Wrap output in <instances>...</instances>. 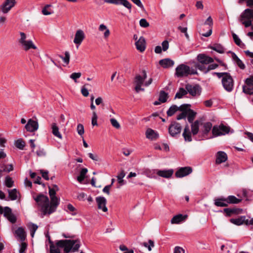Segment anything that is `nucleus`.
<instances>
[{
	"mask_svg": "<svg viewBox=\"0 0 253 253\" xmlns=\"http://www.w3.org/2000/svg\"><path fill=\"white\" fill-rule=\"evenodd\" d=\"M50 243V253H60V251L59 248L60 247H58L55 244V245H54L53 243L50 241H49Z\"/></svg>",
	"mask_w": 253,
	"mask_h": 253,
	"instance_id": "obj_40",
	"label": "nucleus"
},
{
	"mask_svg": "<svg viewBox=\"0 0 253 253\" xmlns=\"http://www.w3.org/2000/svg\"><path fill=\"white\" fill-rule=\"evenodd\" d=\"M246 219L245 216H241L237 218H231L230 222L237 225H241L244 224H246Z\"/></svg>",
	"mask_w": 253,
	"mask_h": 253,
	"instance_id": "obj_26",
	"label": "nucleus"
},
{
	"mask_svg": "<svg viewBox=\"0 0 253 253\" xmlns=\"http://www.w3.org/2000/svg\"><path fill=\"white\" fill-rule=\"evenodd\" d=\"M227 160V155L223 151H218L216 154L215 163L220 164L225 162Z\"/></svg>",
	"mask_w": 253,
	"mask_h": 253,
	"instance_id": "obj_17",
	"label": "nucleus"
},
{
	"mask_svg": "<svg viewBox=\"0 0 253 253\" xmlns=\"http://www.w3.org/2000/svg\"><path fill=\"white\" fill-rule=\"evenodd\" d=\"M228 204H236L240 203L242 201L241 199H238L235 196L230 195L227 197Z\"/></svg>",
	"mask_w": 253,
	"mask_h": 253,
	"instance_id": "obj_35",
	"label": "nucleus"
},
{
	"mask_svg": "<svg viewBox=\"0 0 253 253\" xmlns=\"http://www.w3.org/2000/svg\"><path fill=\"white\" fill-rule=\"evenodd\" d=\"M178 111V106L176 105H173L169 107L167 112L168 116L171 117L173 116L175 113Z\"/></svg>",
	"mask_w": 253,
	"mask_h": 253,
	"instance_id": "obj_41",
	"label": "nucleus"
},
{
	"mask_svg": "<svg viewBox=\"0 0 253 253\" xmlns=\"http://www.w3.org/2000/svg\"><path fill=\"white\" fill-rule=\"evenodd\" d=\"M5 185L8 188H11L13 186L14 181L9 176H6L4 181Z\"/></svg>",
	"mask_w": 253,
	"mask_h": 253,
	"instance_id": "obj_43",
	"label": "nucleus"
},
{
	"mask_svg": "<svg viewBox=\"0 0 253 253\" xmlns=\"http://www.w3.org/2000/svg\"><path fill=\"white\" fill-rule=\"evenodd\" d=\"M3 215L6 217L11 223H15L16 219L15 216L12 213L11 210L8 207L3 209Z\"/></svg>",
	"mask_w": 253,
	"mask_h": 253,
	"instance_id": "obj_15",
	"label": "nucleus"
},
{
	"mask_svg": "<svg viewBox=\"0 0 253 253\" xmlns=\"http://www.w3.org/2000/svg\"><path fill=\"white\" fill-rule=\"evenodd\" d=\"M205 25H209V31L206 33L201 34L202 35L205 37H208L210 36L212 33V26L213 25V21L211 16H209L204 23Z\"/></svg>",
	"mask_w": 253,
	"mask_h": 253,
	"instance_id": "obj_20",
	"label": "nucleus"
},
{
	"mask_svg": "<svg viewBox=\"0 0 253 253\" xmlns=\"http://www.w3.org/2000/svg\"><path fill=\"white\" fill-rule=\"evenodd\" d=\"M197 60L202 64H209L213 62V59L205 54H199L197 57Z\"/></svg>",
	"mask_w": 253,
	"mask_h": 253,
	"instance_id": "obj_14",
	"label": "nucleus"
},
{
	"mask_svg": "<svg viewBox=\"0 0 253 253\" xmlns=\"http://www.w3.org/2000/svg\"><path fill=\"white\" fill-rule=\"evenodd\" d=\"M140 26L142 27L146 28L149 26V23L145 19H141L139 21Z\"/></svg>",
	"mask_w": 253,
	"mask_h": 253,
	"instance_id": "obj_64",
	"label": "nucleus"
},
{
	"mask_svg": "<svg viewBox=\"0 0 253 253\" xmlns=\"http://www.w3.org/2000/svg\"><path fill=\"white\" fill-rule=\"evenodd\" d=\"M146 137L151 140H155L159 138V135L157 131L151 128H148L146 131Z\"/></svg>",
	"mask_w": 253,
	"mask_h": 253,
	"instance_id": "obj_18",
	"label": "nucleus"
},
{
	"mask_svg": "<svg viewBox=\"0 0 253 253\" xmlns=\"http://www.w3.org/2000/svg\"><path fill=\"white\" fill-rule=\"evenodd\" d=\"M196 113L193 110L189 109L187 112V119L190 123H192L194 121Z\"/></svg>",
	"mask_w": 253,
	"mask_h": 253,
	"instance_id": "obj_34",
	"label": "nucleus"
},
{
	"mask_svg": "<svg viewBox=\"0 0 253 253\" xmlns=\"http://www.w3.org/2000/svg\"><path fill=\"white\" fill-rule=\"evenodd\" d=\"M120 4L124 5L125 7L128 9L130 11L131 9V4L127 0H120Z\"/></svg>",
	"mask_w": 253,
	"mask_h": 253,
	"instance_id": "obj_51",
	"label": "nucleus"
},
{
	"mask_svg": "<svg viewBox=\"0 0 253 253\" xmlns=\"http://www.w3.org/2000/svg\"><path fill=\"white\" fill-rule=\"evenodd\" d=\"M182 136L185 141L191 142L192 141L191 132L189 130L188 125L184 127Z\"/></svg>",
	"mask_w": 253,
	"mask_h": 253,
	"instance_id": "obj_27",
	"label": "nucleus"
},
{
	"mask_svg": "<svg viewBox=\"0 0 253 253\" xmlns=\"http://www.w3.org/2000/svg\"><path fill=\"white\" fill-rule=\"evenodd\" d=\"M143 76H141L139 75H137L134 78V83L136 85L135 87V90L136 92L138 93L141 90H144V88H141V86L143 85L144 80L147 78L146 72L145 70L142 71Z\"/></svg>",
	"mask_w": 253,
	"mask_h": 253,
	"instance_id": "obj_6",
	"label": "nucleus"
},
{
	"mask_svg": "<svg viewBox=\"0 0 253 253\" xmlns=\"http://www.w3.org/2000/svg\"><path fill=\"white\" fill-rule=\"evenodd\" d=\"M60 57L63 60L64 63L66 65H68L70 61V55L68 51H65V56L60 55Z\"/></svg>",
	"mask_w": 253,
	"mask_h": 253,
	"instance_id": "obj_45",
	"label": "nucleus"
},
{
	"mask_svg": "<svg viewBox=\"0 0 253 253\" xmlns=\"http://www.w3.org/2000/svg\"><path fill=\"white\" fill-rule=\"evenodd\" d=\"M232 37L235 43L238 46H240L242 43L241 40L235 33L232 34Z\"/></svg>",
	"mask_w": 253,
	"mask_h": 253,
	"instance_id": "obj_61",
	"label": "nucleus"
},
{
	"mask_svg": "<svg viewBox=\"0 0 253 253\" xmlns=\"http://www.w3.org/2000/svg\"><path fill=\"white\" fill-rule=\"evenodd\" d=\"M25 143L22 139H19L15 141V146L20 149H23L25 146Z\"/></svg>",
	"mask_w": 253,
	"mask_h": 253,
	"instance_id": "obj_46",
	"label": "nucleus"
},
{
	"mask_svg": "<svg viewBox=\"0 0 253 253\" xmlns=\"http://www.w3.org/2000/svg\"><path fill=\"white\" fill-rule=\"evenodd\" d=\"M87 169L86 168H83L81 169L80 175L77 177V180L82 183L85 177V175L87 172Z\"/></svg>",
	"mask_w": 253,
	"mask_h": 253,
	"instance_id": "obj_36",
	"label": "nucleus"
},
{
	"mask_svg": "<svg viewBox=\"0 0 253 253\" xmlns=\"http://www.w3.org/2000/svg\"><path fill=\"white\" fill-rule=\"evenodd\" d=\"M205 64H202L200 63H195L194 64V67L196 70L198 69L200 71L203 72L204 73L206 74L208 72V67H207Z\"/></svg>",
	"mask_w": 253,
	"mask_h": 253,
	"instance_id": "obj_38",
	"label": "nucleus"
},
{
	"mask_svg": "<svg viewBox=\"0 0 253 253\" xmlns=\"http://www.w3.org/2000/svg\"><path fill=\"white\" fill-rule=\"evenodd\" d=\"M120 249L124 252V253H134L132 250H129L126 246L123 245L120 246Z\"/></svg>",
	"mask_w": 253,
	"mask_h": 253,
	"instance_id": "obj_57",
	"label": "nucleus"
},
{
	"mask_svg": "<svg viewBox=\"0 0 253 253\" xmlns=\"http://www.w3.org/2000/svg\"><path fill=\"white\" fill-rule=\"evenodd\" d=\"M136 49L141 52H143L146 48V42L144 37H140L135 42Z\"/></svg>",
	"mask_w": 253,
	"mask_h": 253,
	"instance_id": "obj_16",
	"label": "nucleus"
},
{
	"mask_svg": "<svg viewBox=\"0 0 253 253\" xmlns=\"http://www.w3.org/2000/svg\"><path fill=\"white\" fill-rule=\"evenodd\" d=\"M243 91L247 94L252 95L253 94V87L251 88L249 86L243 85Z\"/></svg>",
	"mask_w": 253,
	"mask_h": 253,
	"instance_id": "obj_50",
	"label": "nucleus"
},
{
	"mask_svg": "<svg viewBox=\"0 0 253 253\" xmlns=\"http://www.w3.org/2000/svg\"><path fill=\"white\" fill-rule=\"evenodd\" d=\"M56 244L58 247L63 249L65 253L77 252L81 247V240H61L57 241Z\"/></svg>",
	"mask_w": 253,
	"mask_h": 253,
	"instance_id": "obj_2",
	"label": "nucleus"
},
{
	"mask_svg": "<svg viewBox=\"0 0 253 253\" xmlns=\"http://www.w3.org/2000/svg\"><path fill=\"white\" fill-rule=\"evenodd\" d=\"M228 53L231 54L232 58L233 61L238 65V66L241 69L245 68V65L243 62L238 57L237 55L231 51H229Z\"/></svg>",
	"mask_w": 253,
	"mask_h": 253,
	"instance_id": "obj_23",
	"label": "nucleus"
},
{
	"mask_svg": "<svg viewBox=\"0 0 253 253\" xmlns=\"http://www.w3.org/2000/svg\"><path fill=\"white\" fill-rule=\"evenodd\" d=\"M174 62L169 58H165L159 61V64L164 68L172 67Z\"/></svg>",
	"mask_w": 253,
	"mask_h": 253,
	"instance_id": "obj_22",
	"label": "nucleus"
},
{
	"mask_svg": "<svg viewBox=\"0 0 253 253\" xmlns=\"http://www.w3.org/2000/svg\"><path fill=\"white\" fill-rule=\"evenodd\" d=\"M230 127L221 124L219 126H213L212 133L214 136L225 135L230 131Z\"/></svg>",
	"mask_w": 253,
	"mask_h": 253,
	"instance_id": "obj_5",
	"label": "nucleus"
},
{
	"mask_svg": "<svg viewBox=\"0 0 253 253\" xmlns=\"http://www.w3.org/2000/svg\"><path fill=\"white\" fill-rule=\"evenodd\" d=\"M49 194L51 199L50 203L48 197L43 195H40L35 199L43 215H49L54 212L59 204V200L55 195V189L49 188Z\"/></svg>",
	"mask_w": 253,
	"mask_h": 253,
	"instance_id": "obj_1",
	"label": "nucleus"
},
{
	"mask_svg": "<svg viewBox=\"0 0 253 253\" xmlns=\"http://www.w3.org/2000/svg\"><path fill=\"white\" fill-rule=\"evenodd\" d=\"M192 171V169L191 167H186L180 168L176 172L175 176L176 177H182L185 176Z\"/></svg>",
	"mask_w": 253,
	"mask_h": 253,
	"instance_id": "obj_12",
	"label": "nucleus"
},
{
	"mask_svg": "<svg viewBox=\"0 0 253 253\" xmlns=\"http://www.w3.org/2000/svg\"><path fill=\"white\" fill-rule=\"evenodd\" d=\"M51 128L52 130V133L55 136L60 139L62 138V135L60 133L59 131V128L56 123H53L51 124Z\"/></svg>",
	"mask_w": 253,
	"mask_h": 253,
	"instance_id": "obj_29",
	"label": "nucleus"
},
{
	"mask_svg": "<svg viewBox=\"0 0 253 253\" xmlns=\"http://www.w3.org/2000/svg\"><path fill=\"white\" fill-rule=\"evenodd\" d=\"M199 124L200 122L198 120H196L194 123H192L191 131L193 135H195L198 134L199 131Z\"/></svg>",
	"mask_w": 253,
	"mask_h": 253,
	"instance_id": "obj_33",
	"label": "nucleus"
},
{
	"mask_svg": "<svg viewBox=\"0 0 253 253\" xmlns=\"http://www.w3.org/2000/svg\"><path fill=\"white\" fill-rule=\"evenodd\" d=\"M51 5L47 4L42 9V13L44 15H48L53 13V10L51 8Z\"/></svg>",
	"mask_w": 253,
	"mask_h": 253,
	"instance_id": "obj_37",
	"label": "nucleus"
},
{
	"mask_svg": "<svg viewBox=\"0 0 253 253\" xmlns=\"http://www.w3.org/2000/svg\"><path fill=\"white\" fill-rule=\"evenodd\" d=\"M187 93V90H185L183 88H180L179 90L175 94V98H181L184 95H186Z\"/></svg>",
	"mask_w": 253,
	"mask_h": 253,
	"instance_id": "obj_44",
	"label": "nucleus"
},
{
	"mask_svg": "<svg viewBox=\"0 0 253 253\" xmlns=\"http://www.w3.org/2000/svg\"><path fill=\"white\" fill-rule=\"evenodd\" d=\"M212 124L211 122H207L203 125L200 132V136L202 139H207V135L212 127Z\"/></svg>",
	"mask_w": 253,
	"mask_h": 253,
	"instance_id": "obj_9",
	"label": "nucleus"
},
{
	"mask_svg": "<svg viewBox=\"0 0 253 253\" xmlns=\"http://www.w3.org/2000/svg\"><path fill=\"white\" fill-rule=\"evenodd\" d=\"M81 73H73L70 75V78L75 81V82L77 83L76 80L80 78L81 77Z\"/></svg>",
	"mask_w": 253,
	"mask_h": 253,
	"instance_id": "obj_62",
	"label": "nucleus"
},
{
	"mask_svg": "<svg viewBox=\"0 0 253 253\" xmlns=\"http://www.w3.org/2000/svg\"><path fill=\"white\" fill-rule=\"evenodd\" d=\"M20 38L18 40V42L19 43V44L23 43L27 41L26 40V34L23 32H20Z\"/></svg>",
	"mask_w": 253,
	"mask_h": 253,
	"instance_id": "obj_52",
	"label": "nucleus"
},
{
	"mask_svg": "<svg viewBox=\"0 0 253 253\" xmlns=\"http://www.w3.org/2000/svg\"><path fill=\"white\" fill-rule=\"evenodd\" d=\"M85 38V34L82 30L79 29L76 31L73 42L74 43L77 45V48L81 45Z\"/></svg>",
	"mask_w": 253,
	"mask_h": 253,
	"instance_id": "obj_8",
	"label": "nucleus"
},
{
	"mask_svg": "<svg viewBox=\"0 0 253 253\" xmlns=\"http://www.w3.org/2000/svg\"><path fill=\"white\" fill-rule=\"evenodd\" d=\"M96 202L97 204V208L101 210L103 212H107L108 209L106 207L107 200L104 197H97L96 198Z\"/></svg>",
	"mask_w": 253,
	"mask_h": 253,
	"instance_id": "obj_11",
	"label": "nucleus"
},
{
	"mask_svg": "<svg viewBox=\"0 0 253 253\" xmlns=\"http://www.w3.org/2000/svg\"><path fill=\"white\" fill-rule=\"evenodd\" d=\"M223 212L226 214V216L229 217L234 214L232 208H225L223 209Z\"/></svg>",
	"mask_w": 253,
	"mask_h": 253,
	"instance_id": "obj_58",
	"label": "nucleus"
},
{
	"mask_svg": "<svg viewBox=\"0 0 253 253\" xmlns=\"http://www.w3.org/2000/svg\"><path fill=\"white\" fill-rule=\"evenodd\" d=\"M98 30L100 32L104 31V37L105 39L108 38L110 35V30L108 29L107 26L103 24H101L99 25Z\"/></svg>",
	"mask_w": 253,
	"mask_h": 253,
	"instance_id": "obj_32",
	"label": "nucleus"
},
{
	"mask_svg": "<svg viewBox=\"0 0 253 253\" xmlns=\"http://www.w3.org/2000/svg\"><path fill=\"white\" fill-rule=\"evenodd\" d=\"M245 82L248 86L253 87V76L246 79Z\"/></svg>",
	"mask_w": 253,
	"mask_h": 253,
	"instance_id": "obj_63",
	"label": "nucleus"
},
{
	"mask_svg": "<svg viewBox=\"0 0 253 253\" xmlns=\"http://www.w3.org/2000/svg\"><path fill=\"white\" fill-rule=\"evenodd\" d=\"M125 172L124 170H122L117 176L118 182L121 185H122L124 184L123 178L125 176Z\"/></svg>",
	"mask_w": 253,
	"mask_h": 253,
	"instance_id": "obj_49",
	"label": "nucleus"
},
{
	"mask_svg": "<svg viewBox=\"0 0 253 253\" xmlns=\"http://www.w3.org/2000/svg\"><path fill=\"white\" fill-rule=\"evenodd\" d=\"M182 130L181 125L176 122H172L169 127V132L173 137H177L179 135Z\"/></svg>",
	"mask_w": 253,
	"mask_h": 253,
	"instance_id": "obj_4",
	"label": "nucleus"
},
{
	"mask_svg": "<svg viewBox=\"0 0 253 253\" xmlns=\"http://www.w3.org/2000/svg\"><path fill=\"white\" fill-rule=\"evenodd\" d=\"M209 48L219 53H223L224 52V48L220 43H213L212 45L210 46Z\"/></svg>",
	"mask_w": 253,
	"mask_h": 253,
	"instance_id": "obj_30",
	"label": "nucleus"
},
{
	"mask_svg": "<svg viewBox=\"0 0 253 253\" xmlns=\"http://www.w3.org/2000/svg\"><path fill=\"white\" fill-rule=\"evenodd\" d=\"M1 168L2 169V172H9L13 169V165L12 164L8 165L7 166H6L4 164L2 165Z\"/></svg>",
	"mask_w": 253,
	"mask_h": 253,
	"instance_id": "obj_48",
	"label": "nucleus"
},
{
	"mask_svg": "<svg viewBox=\"0 0 253 253\" xmlns=\"http://www.w3.org/2000/svg\"><path fill=\"white\" fill-rule=\"evenodd\" d=\"M21 47L25 51H27L32 48V41L27 40L22 44H20Z\"/></svg>",
	"mask_w": 253,
	"mask_h": 253,
	"instance_id": "obj_39",
	"label": "nucleus"
},
{
	"mask_svg": "<svg viewBox=\"0 0 253 253\" xmlns=\"http://www.w3.org/2000/svg\"><path fill=\"white\" fill-rule=\"evenodd\" d=\"M39 128L38 120L36 117H33V132L37 130Z\"/></svg>",
	"mask_w": 253,
	"mask_h": 253,
	"instance_id": "obj_54",
	"label": "nucleus"
},
{
	"mask_svg": "<svg viewBox=\"0 0 253 253\" xmlns=\"http://www.w3.org/2000/svg\"><path fill=\"white\" fill-rule=\"evenodd\" d=\"M253 19V9H246L241 15L240 21L243 19L251 20Z\"/></svg>",
	"mask_w": 253,
	"mask_h": 253,
	"instance_id": "obj_19",
	"label": "nucleus"
},
{
	"mask_svg": "<svg viewBox=\"0 0 253 253\" xmlns=\"http://www.w3.org/2000/svg\"><path fill=\"white\" fill-rule=\"evenodd\" d=\"M221 83L224 88L228 92H231L234 87V81L230 74L222 78Z\"/></svg>",
	"mask_w": 253,
	"mask_h": 253,
	"instance_id": "obj_7",
	"label": "nucleus"
},
{
	"mask_svg": "<svg viewBox=\"0 0 253 253\" xmlns=\"http://www.w3.org/2000/svg\"><path fill=\"white\" fill-rule=\"evenodd\" d=\"M198 72L195 69L191 68L190 67L183 64L178 66L175 69V75L177 77H187L189 75H197Z\"/></svg>",
	"mask_w": 253,
	"mask_h": 253,
	"instance_id": "obj_3",
	"label": "nucleus"
},
{
	"mask_svg": "<svg viewBox=\"0 0 253 253\" xmlns=\"http://www.w3.org/2000/svg\"><path fill=\"white\" fill-rule=\"evenodd\" d=\"M15 235L17 240L23 241L25 239L26 233L23 228L19 227L15 231Z\"/></svg>",
	"mask_w": 253,
	"mask_h": 253,
	"instance_id": "obj_24",
	"label": "nucleus"
},
{
	"mask_svg": "<svg viewBox=\"0 0 253 253\" xmlns=\"http://www.w3.org/2000/svg\"><path fill=\"white\" fill-rule=\"evenodd\" d=\"M36 153L38 156L39 157H43L45 156L46 155V152L43 148H39L36 151Z\"/></svg>",
	"mask_w": 253,
	"mask_h": 253,
	"instance_id": "obj_59",
	"label": "nucleus"
},
{
	"mask_svg": "<svg viewBox=\"0 0 253 253\" xmlns=\"http://www.w3.org/2000/svg\"><path fill=\"white\" fill-rule=\"evenodd\" d=\"M168 97V93L165 91L162 90L160 92L159 101L162 103H165L167 101Z\"/></svg>",
	"mask_w": 253,
	"mask_h": 253,
	"instance_id": "obj_42",
	"label": "nucleus"
},
{
	"mask_svg": "<svg viewBox=\"0 0 253 253\" xmlns=\"http://www.w3.org/2000/svg\"><path fill=\"white\" fill-rule=\"evenodd\" d=\"M97 116L95 112L93 111L92 113V117L91 120V124L93 126H97Z\"/></svg>",
	"mask_w": 253,
	"mask_h": 253,
	"instance_id": "obj_55",
	"label": "nucleus"
},
{
	"mask_svg": "<svg viewBox=\"0 0 253 253\" xmlns=\"http://www.w3.org/2000/svg\"><path fill=\"white\" fill-rule=\"evenodd\" d=\"M77 131L78 134L82 136L84 134V126L81 124H78L77 126Z\"/></svg>",
	"mask_w": 253,
	"mask_h": 253,
	"instance_id": "obj_56",
	"label": "nucleus"
},
{
	"mask_svg": "<svg viewBox=\"0 0 253 253\" xmlns=\"http://www.w3.org/2000/svg\"><path fill=\"white\" fill-rule=\"evenodd\" d=\"M8 196L11 200H16L18 195H19V192L16 189L14 188L11 190H8Z\"/></svg>",
	"mask_w": 253,
	"mask_h": 253,
	"instance_id": "obj_31",
	"label": "nucleus"
},
{
	"mask_svg": "<svg viewBox=\"0 0 253 253\" xmlns=\"http://www.w3.org/2000/svg\"><path fill=\"white\" fill-rule=\"evenodd\" d=\"M173 173L172 169L159 170L157 172V174L161 177L169 178L172 176Z\"/></svg>",
	"mask_w": 253,
	"mask_h": 253,
	"instance_id": "obj_25",
	"label": "nucleus"
},
{
	"mask_svg": "<svg viewBox=\"0 0 253 253\" xmlns=\"http://www.w3.org/2000/svg\"><path fill=\"white\" fill-rule=\"evenodd\" d=\"M214 205L217 207H227L228 205L227 198H220L215 199Z\"/></svg>",
	"mask_w": 253,
	"mask_h": 253,
	"instance_id": "obj_28",
	"label": "nucleus"
},
{
	"mask_svg": "<svg viewBox=\"0 0 253 253\" xmlns=\"http://www.w3.org/2000/svg\"><path fill=\"white\" fill-rule=\"evenodd\" d=\"M187 215H183L182 214H178L174 216L171 219V224H179L180 222L184 221L187 218Z\"/></svg>",
	"mask_w": 253,
	"mask_h": 253,
	"instance_id": "obj_21",
	"label": "nucleus"
},
{
	"mask_svg": "<svg viewBox=\"0 0 253 253\" xmlns=\"http://www.w3.org/2000/svg\"><path fill=\"white\" fill-rule=\"evenodd\" d=\"M185 88L187 92H188L192 96L199 95L201 91V87L199 85L197 84L195 85L187 84L186 85Z\"/></svg>",
	"mask_w": 253,
	"mask_h": 253,
	"instance_id": "obj_13",
	"label": "nucleus"
},
{
	"mask_svg": "<svg viewBox=\"0 0 253 253\" xmlns=\"http://www.w3.org/2000/svg\"><path fill=\"white\" fill-rule=\"evenodd\" d=\"M190 106L189 104H182L180 106L178 107V111L183 112H187L189 109V107Z\"/></svg>",
	"mask_w": 253,
	"mask_h": 253,
	"instance_id": "obj_53",
	"label": "nucleus"
},
{
	"mask_svg": "<svg viewBox=\"0 0 253 253\" xmlns=\"http://www.w3.org/2000/svg\"><path fill=\"white\" fill-rule=\"evenodd\" d=\"M142 245L147 248L149 251H151L152 250V248L154 247V242L151 240H149L148 242H144L142 244Z\"/></svg>",
	"mask_w": 253,
	"mask_h": 253,
	"instance_id": "obj_47",
	"label": "nucleus"
},
{
	"mask_svg": "<svg viewBox=\"0 0 253 253\" xmlns=\"http://www.w3.org/2000/svg\"><path fill=\"white\" fill-rule=\"evenodd\" d=\"M110 122L112 126H113L116 128L119 129L120 128L121 126L119 122L114 118H112L110 120Z\"/></svg>",
	"mask_w": 253,
	"mask_h": 253,
	"instance_id": "obj_60",
	"label": "nucleus"
},
{
	"mask_svg": "<svg viewBox=\"0 0 253 253\" xmlns=\"http://www.w3.org/2000/svg\"><path fill=\"white\" fill-rule=\"evenodd\" d=\"M15 3V0H5L0 6V9L2 13H7L14 6Z\"/></svg>",
	"mask_w": 253,
	"mask_h": 253,
	"instance_id": "obj_10",
	"label": "nucleus"
}]
</instances>
